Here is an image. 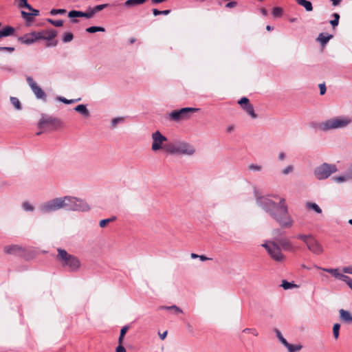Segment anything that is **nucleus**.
I'll return each mask as SVG.
<instances>
[{"instance_id":"obj_1","label":"nucleus","mask_w":352,"mask_h":352,"mask_svg":"<svg viewBox=\"0 0 352 352\" xmlns=\"http://www.w3.org/2000/svg\"><path fill=\"white\" fill-rule=\"evenodd\" d=\"M256 204L272 218H273L280 227L291 228L294 220L288 212L286 201L278 195L256 196Z\"/></svg>"},{"instance_id":"obj_2","label":"nucleus","mask_w":352,"mask_h":352,"mask_svg":"<svg viewBox=\"0 0 352 352\" xmlns=\"http://www.w3.org/2000/svg\"><path fill=\"white\" fill-rule=\"evenodd\" d=\"M164 150L170 154H177L182 155L191 156L195 153V147L185 142L180 140H174L165 144Z\"/></svg>"},{"instance_id":"obj_3","label":"nucleus","mask_w":352,"mask_h":352,"mask_svg":"<svg viewBox=\"0 0 352 352\" xmlns=\"http://www.w3.org/2000/svg\"><path fill=\"white\" fill-rule=\"evenodd\" d=\"M56 259L63 267H67L71 272H77L81 265L79 258L69 254L65 250L58 248Z\"/></svg>"},{"instance_id":"obj_4","label":"nucleus","mask_w":352,"mask_h":352,"mask_svg":"<svg viewBox=\"0 0 352 352\" xmlns=\"http://www.w3.org/2000/svg\"><path fill=\"white\" fill-rule=\"evenodd\" d=\"M64 203V209L72 211H88L90 208L89 205L82 199L72 196L63 197Z\"/></svg>"},{"instance_id":"obj_5","label":"nucleus","mask_w":352,"mask_h":352,"mask_svg":"<svg viewBox=\"0 0 352 352\" xmlns=\"http://www.w3.org/2000/svg\"><path fill=\"white\" fill-rule=\"evenodd\" d=\"M352 122V119L349 116H338L322 122L320 128L323 131H329L335 129L344 128Z\"/></svg>"},{"instance_id":"obj_6","label":"nucleus","mask_w":352,"mask_h":352,"mask_svg":"<svg viewBox=\"0 0 352 352\" xmlns=\"http://www.w3.org/2000/svg\"><path fill=\"white\" fill-rule=\"evenodd\" d=\"M265 248L270 257L276 262H283L285 259V255L282 253L280 247L274 241H267L262 244Z\"/></svg>"},{"instance_id":"obj_7","label":"nucleus","mask_w":352,"mask_h":352,"mask_svg":"<svg viewBox=\"0 0 352 352\" xmlns=\"http://www.w3.org/2000/svg\"><path fill=\"white\" fill-rule=\"evenodd\" d=\"M64 208V203L62 197H57L46 201L40 205L38 209L42 213H50Z\"/></svg>"},{"instance_id":"obj_8","label":"nucleus","mask_w":352,"mask_h":352,"mask_svg":"<svg viewBox=\"0 0 352 352\" xmlns=\"http://www.w3.org/2000/svg\"><path fill=\"white\" fill-rule=\"evenodd\" d=\"M337 170L338 168L335 164L323 163L315 168L314 175L318 179L322 180L328 178L332 173L337 172Z\"/></svg>"},{"instance_id":"obj_9","label":"nucleus","mask_w":352,"mask_h":352,"mask_svg":"<svg viewBox=\"0 0 352 352\" xmlns=\"http://www.w3.org/2000/svg\"><path fill=\"white\" fill-rule=\"evenodd\" d=\"M199 111L197 108L184 107L179 110H174L169 113V118L171 120L179 122L182 120L187 119L190 113H194Z\"/></svg>"},{"instance_id":"obj_10","label":"nucleus","mask_w":352,"mask_h":352,"mask_svg":"<svg viewBox=\"0 0 352 352\" xmlns=\"http://www.w3.org/2000/svg\"><path fill=\"white\" fill-rule=\"evenodd\" d=\"M152 146L151 149L153 151L156 152L160 149H164V143L167 140V138L163 135L159 131L152 133Z\"/></svg>"},{"instance_id":"obj_11","label":"nucleus","mask_w":352,"mask_h":352,"mask_svg":"<svg viewBox=\"0 0 352 352\" xmlns=\"http://www.w3.org/2000/svg\"><path fill=\"white\" fill-rule=\"evenodd\" d=\"M59 120L56 118L43 116L39 121V127L43 129H54L59 125Z\"/></svg>"},{"instance_id":"obj_12","label":"nucleus","mask_w":352,"mask_h":352,"mask_svg":"<svg viewBox=\"0 0 352 352\" xmlns=\"http://www.w3.org/2000/svg\"><path fill=\"white\" fill-rule=\"evenodd\" d=\"M27 82L30 87L31 89L35 94L37 98L38 99H44L46 98V95L43 89L36 84V82L34 80V79L28 76L26 78Z\"/></svg>"},{"instance_id":"obj_13","label":"nucleus","mask_w":352,"mask_h":352,"mask_svg":"<svg viewBox=\"0 0 352 352\" xmlns=\"http://www.w3.org/2000/svg\"><path fill=\"white\" fill-rule=\"evenodd\" d=\"M238 103L241 106L242 109L253 119L257 118L252 104L250 103L248 98L246 97L241 98Z\"/></svg>"},{"instance_id":"obj_14","label":"nucleus","mask_w":352,"mask_h":352,"mask_svg":"<svg viewBox=\"0 0 352 352\" xmlns=\"http://www.w3.org/2000/svg\"><path fill=\"white\" fill-rule=\"evenodd\" d=\"M307 248L314 254L319 255L323 252L322 247L313 236L306 244Z\"/></svg>"},{"instance_id":"obj_15","label":"nucleus","mask_w":352,"mask_h":352,"mask_svg":"<svg viewBox=\"0 0 352 352\" xmlns=\"http://www.w3.org/2000/svg\"><path fill=\"white\" fill-rule=\"evenodd\" d=\"M36 32L38 41L42 39L50 41L54 39L57 35V32L55 30H43Z\"/></svg>"},{"instance_id":"obj_16","label":"nucleus","mask_w":352,"mask_h":352,"mask_svg":"<svg viewBox=\"0 0 352 352\" xmlns=\"http://www.w3.org/2000/svg\"><path fill=\"white\" fill-rule=\"evenodd\" d=\"M19 40L23 44L31 45L38 41L36 32H34L30 34H26L21 37Z\"/></svg>"},{"instance_id":"obj_17","label":"nucleus","mask_w":352,"mask_h":352,"mask_svg":"<svg viewBox=\"0 0 352 352\" xmlns=\"http://www.w3.org/2000/svg\"><path fill=\"white\" fill-rule=\"evenodd\" d=\"M340 320L344 323L352 324V314L349 311L341 309L339 310Z\"/></svg>"},{"instance_id":"obj_18","label":"nucleus","mask_w":352,"mask_h":352,"mask_svg":"<svg viewBox=\"0 0 352 352\" xmlns=\"http://www.w3.org/2000/svg\"><path fill=\"white\" fill-rule=\"evenodd\" d=\"M314 267L316 269L321 270H322L324 272H328V273L331 274L336 279L338 278L339 275L340 274V272L339 269H338V268H324V267H321L320 266H318L316 265H315Z\"/></svg>"},{"instance_id":"obj_19","label":"nucleus","mask_w":352,"mask_h":352,"mask_svg":"<svg viewBox=\"0 0 352 352\" xmlns=\"http://www.w3.org/2000/svg\"><path fill=\"white\" fill-rule=\"evenodd\" d=\"M147 0H126L124 6L126 8H133L144 4Z\"/></svg>"},{"instance_id":"obj_20","label":"nucleus","mask_w":352,"mask_h":352,"mask_svg":"<svg viewBox=\"0 0 352 352\" xmlns=\"http://www.w3.org/2000/svg\"><path fill=\"white\" fill-rule=\"evenodd\" d=\"M278 243L284 250L294 251V246L292 245V243L286 239H280L278 241Z\"/></svg>"},{"instance_id":"obj_21","label":"nucleus","mask_w":352,"mask_h":352,"mask_svg":"<svg viewBox=\"0 0 352 352\" xmlns=\"http://www.w3.org/2000/svg\"><path fill=\"white\" fill-rule=\"evenodd\" d=\"M21 250V248L17 245H6L3 248L4 252L8 254H14Z\"/></svg>"},{"instance_id":"obj_22","label":"nucleus","mask_w":352,"mask_h":352,"mask_svg":"<svg viewBox=\"0 0 352 352\" xmlns=\"http://www.w3.org/2000/svg\"><path fill=\"white\" fill-rule=\"evenodd\" d=\"M333 37L331 34L327 33H320L317 40L321 43V45H326L328 41Z\"/></svg>"},{"instance_id":"obj_23","label":"nucleus","mask_w":352,"mask_h":352,"mask_svg":"<svg viewBox=\"0 0 352 352\" xmlns=\"http://www.w3.org/2000/svg\"><path fill=\"white\" fill-rule=\"evenodd\" d=\"M14 28L11 26H6L0 30L1 37H6L12 35L14 33Z\"/></svg>"},{"instance_id":"obj_24","label":"nucleus","mask_w":352,"mask_h":352,"mask_svg":"<svg viewBox=\"0 0 352 352\" xmlns=\"http://www.w3.org/2000/svg\"><path fill=\"white\" fill-rule=\"evenodd\" d=\"M74 110L77 112L80 113L85 118H88L89 116V112L85 104H78L75 108Z\"/></svg>"},{"instance_id":"obj_25","label":"nucleus","mask_w":352,"mask_h":352,"mask_svg":"<svg viewBox=\"0 0 352 352\" xmlns=\"http://www.w3.org/2000/svg\"><path fill=\"white\" fill-rule=\"evenodd\" d=\"M296 3L304 7L306 11L311 12L313 10V6L311 2L307 0H296Z\"/></svg>"},{"instance_id":"obj_26","label":"nucleus","mask_w":352,"mask_h":352,"mask_svg":"<svg viewBox=\"0 0 352 352\" xmlns=\"http://www.w3.org/2000/svg\"><path fill=\"white\" fill-rule=\"evenodd\" d=\"M281 287L284 289H289L292 288H297L298 286L294 283V282H288L286 280L282 281Z\"/></svg>"},{"instance_id":"obj_27","label":"nucleus","mask_w":352,"mask_h":352,"mask_svg":"<svg viewBox=\"0 0 352 352\" xmlns=\"http://www.w3.org/2000/svg\"><path fill=\"white\" fill-rule=\"evenodd\" d=\"M285 346L289 352H296L302 349L301 345H293L289 343H287Z\"/></svg>"},{"instance_id":"obj_28","label":"nucleus","mask_w":352,"mask_h":352,"mask_svg":"<svg viewBox=\"0 0 352 352\" xmlns=\"http://www.w3.org/2000/svg\"><path fill=\"white\" fill-rule=\"evenodd\" d=\"M272 13L274 18L280 17L283 13V10L280 7H275L272 9Z\"/></svg>"},{"instance_id":"obj_29","label":"nucleus","mask_w":352,"mask_h":352,"mask_svg":"<svg viewBox=\"0 0 352 352\" xmlns=\"http://www.w3.org/2000/svg\"><path fill=\"white\" fill-rule=\"evenodd\" d=\"M307 208L314 210L318 214L322 212L321 208L315 203H307Z\"/></svg>"},{"instance_id":"obj_30","label":"nucleus","mask_w":352,"mask_h":352,"mask_svg":"<svg viewBox=\"0 0 352 352\" xmlns=\"http://www.w3.org/2000/svg\"><path fill=\"white\" fill-rule=\"evenodd\" d=\"M274 332L276 333V336L277 337V338L278 339V340L284 345L285 346L288 342L284 338V337L283 336L281 332L277 329H275L274 330Z\"/></svg>"},{"instance_id":"obj_31","label":"nucleus","mask_w":352,"mask_h":352,"mask_svg":"<svg viewBox=\"0 0 352 352\" xmlns=\"http://www.w3.org/2000/svg\"><path fill=\"white\" fill-rule=\"evenodd\" d=\"M10 102L17 110L21 109V104L17 98L11 97Z\"/></svg>"},{"instance_id":"obj_32","label":"nucleus","mask_w":352,"mask_h":352,"mask_svg":"<svg viewBox=\"0 0 352 352\" xmlns=\"http://www.w3.org/2000/svg\"><path fill=\"white\" fill-rule=\"evenodd\" d=\"M86 31L89 33H95L96 32H104L105 30L102 27L91 26L87 28Z\"/></svg>"},{"instance_id":"obj_33","label":"nucleus","mask_w":352,"mask_h":352,"mask_svg":"<svg viewBox=\"0 0 352 352\" xmlns=\"http://www.w3.org/2000/svg\"><path fill=\"white\" fill-rule=\"evenodd\" d=\"M108 6H109V4H107V3L100 4V5H98L96 6H95L94 8H91V11H93L94 15L96 12L102 10L103 9L107 8Z\"/></svg>"},{"instance_id":"obj_34","label":"nucleus","mask_w":352,"mask_h":352,"mask_svg":"<svg viewBox=\"0 0 352 352\" xmlns=\"http://www.w3.org/2000/svg\"><path fill=\"white\" fill-rule=\"evenodd\" d=\"M57 100L58 101H60V102L65 103V104H72V103H74L76 102L79 101L80 100V98H78V99H75V100H68L64 97L59 96L57 98Z\"/></svg>"},{"instance_id":"obj_35","label":"nucleus","mask_w":352,"mask_h":352,"mask_svg":"<svg viewBox=\"0 0 352 352\" xmlns=\"http://www.w3.org/2000/svg\"><path fill=\"white\" fill-rule=\"evenodd\" d=\"M312 236H313L311 235V234L306 235V234H300L296 236V238L298 239L302 240L305 244H307V242L310 240V239Z\"/></svg>"},{"instance_id":"obj_36","label":"nucleus","mask_w":352,"mask_h":352,"mask_svg":"<svg viewBox=\"0 0 352 352\" xmlns=\"http://www.w3.org/2000/svg\"><path fill=\"white\" fill-rule=\"evenodd\" d=\"M80 17H86L87 19L92 18L94 16L91 8H89L86 12L80 11Z\"/></svg>"},{"instance_id":"obj_37","label":"nucleus","mask_w":352,"mask_h":352,"mask_svg":"<svg viewBox=\"0 0 352 352\" xmlns=\"http://www.w3.org/2000/svg\"><path fill=\"white\" fill-rule=\"evenodd\" d=\"M340 328V324L338 323H336L333 327V334L335 339H338L339 337V331Z\"/></svg>"},{"instance_id":"obj_38","label":"nucleus","mask_w":352,"mask_h":352,"mask_svg":"<svg viewBox=\"0 0 352 352\" xmlns=\"http://www.w3.org/2000/svg\"><path fill=\"white\" fill-rule=\"evenodd\" d=\"M22 207L25 211H33L34 210V207L29 202L25 201L22 204Z\"/></svg>"},{"instance_id":"obj_39","label":"nucleus","mask_w":352,"mask_h":352,"mask_svg":"<svg viewBox=\"0 0 352 352\" xmlns=\"http://www.w3.org/2000/svg\"><path fill=\"white\" fill-rule=\"evenodd\" d=\"M47 21L55 27H61L63 25L62 20H53L52 19H47Z\"/></svg>"},{"instance_id":"obj_40","label":"nucleus","mask_w":352,"mask_h":352,"mask_svg":"<svg viewBox=\"0 0 352 352\" xmlns=\"http://www.w3.org/2000/svg\"><path fill=\"white\" fill-rule=\"evenodd\" d=\"M73 38H74V36H73L72 33H71V32L65 33L63 35V43H69L72 41Z\"/></svg>"},{"instance_id":"obj_41","label":"nucleus","mask_w":352,"mask_h":352,"mask_svg":"<svg viewBox=\"0 0 352 352\" xmlns=\"http://www.w3.org/2000/svg\"><path fill=\"white\" fill-rule=\"evenodd\" d=\"M115 219L116 217L102 219L100 221L99 225L101 228H104L109 223L113 221Z\"/></svg>"},{"instance_id":"obj_42","label":"nucleus","mask_w":352,"mask_h":352,"mask_svg":"<svg viewBox=\"0 0 352 352\" xmlns=\"http://www.w3.org/2000/svg\"><path fill=\"white\" fill-rule=\"evenodd\" d=\"M152 11H153V14L154 16H157L160 14L167 15L170 12V10H165L160 11V10H158L157 9H153Z\"/></svg>"},{"instance_id":"obj_43","label":"nucleus","mask_w":352,"mask_h":352,"mask_svg":"<svg viewBox=\"0 0 352 352\" xmlns=\"http://www.w3.org/2000/svg\"><path fill=\"white\" fill-rule=\"evenodd\" d=\"M333 179L335 182H336L338 183H341V182H344L349 181L347 177L345 175V174L344 175L333 177Z\"/></svg>"},{"instance_id":"obj_44","label":"nucleus","mask_w":352,"mask_h":352,"mask_svg":"<svg viewBox=\"0 0 352 352\" xmlns=\"http://www.w3.org/2000/svg\"><path fill=\"white\" fill-rule=\"evenodd\" d=\"M243 333H251L254 336H258V333L256 329L254 328H245L243 330Z\"/></svg>"},{"instance_id":"obj_45","label":"nucleus","mask_w":352,"mask_h":352,"mask_svg":"<svg viewBox=\"0 0 352 352\" xmlns=\"http://www.w3.org/2000/svg\"><path fill=\"white\" fill-rule=\"evenodd\" d=\"M248 169L253 171H261L262 166L261 165L251 164L248 166Z\"/></svg>"},{"instance_id":"obj_46","label":"nucleus","mask_w":352,"mask_h":352,"mask_svg":"<svg viewBox=\"0 0 352 352\" xmlns=\"http://www.w3.org/2000/svg\"><path fill=\"white\" fill-rule=\"evenodd\" d=\"M21 15L24 19H25L27 21H32V16L31 14V12H26L25 11H21Z\"/></svg>"},{"instance_id":"obj_47","label":"nucleus","mask_w":352,"mask_h":352,"mask_svg":"<svg viewBox=\"0 0 352 352\" xmlns=\"http://www.w3.org/2000/svg\"><path fill=\"white\" fill-rule=\"evenodd\" d=\"M80 11L72 10L69 12L68 16L70 18L80 17Z\"/></svg>"},{"instance_id":"obj_48","label":"nucleus","mask_w":352,"mask_h":352,"mask_svg":"<svg viewBox=\"0 0 352 352\" xmlns=\"http://www.w3.org/2000/svg\"><path fill=\"white\" fill-rule=\"evenodd\" d=\"M164 308L168 310H173L175 311V313H182V310L176 305L164 307Z\"/></svg>"},{"instance_id":"obj_49","label":"nucleus","mask_w":352,"mask_h":352,"mask_svg":"<svg viewBox=\"0 0 352 352\" xmlns=\"http://www.w3.org/2000/svg\"><path fill=\"white\" fill-rule=\"evenodd\" d=\"M66 12V10L65 9H52L50 11V14L52 15H56L58 14H65Z\"/></svg>"},{"instance_id":"obj_50","label":"nucleus","mask_w":352,"mask_h":352,"mask_svg":"<svg viewBox=\"0 0 352 352\" xmlns=\"http://www.w3.org/2000/svg\"><path fill=\"white\" fill-rule=\"evenodd\" d=\"M123 121V118H113L112 120H111V126L113 128H115L117 124Z\"/></svg>"},{"instance_id":"obj_51","label":"nucleus","mask_w":352,"mask_h":352,"mask_svg":"<svg viewBox=\"0 0 352 352\" xmlns=\"http://www.w3.org/2000/svg\"><path fill=\"white\" fill-rule=\"evenodd\" d=\"M293 169V166L289 165L283 170L282 173L283 175H288L289 173L292 172Z\"/></svg>"},{"instance_id":"obj_52","label":"nucleus","mask_w":352,"mask_h":352,"mask_svg":"<svg viewBox=\"0 0 352 352\" xmlns=\"http://www.w3.org/2000/svg\"><path fill=\"white\" fill-rule=\"evenodd\" d=\"M19 8H23L28 3V0H15Z\"/></svg>"},{"instance_id":"obj_53","label":"nucleus","mask_w":352,"mask_h":352,"mask_svg":"<svg viewBox=\"0 0 352 352\" xmlns=\"http://www.w3.org/2000/svg\"><path fill=\"white\" fill-rule=\"evenodd\" d=\"M349 180H352V165L349 168L345 173Z\"/></svg>"},{"instance_id":"obj_54","label":"nucleus","mask_w":352,"mask_h":352,"mask_svg":"<svg viewBox=\"0 0 352 352\" xmlns=\"http://www.w3.org/2000/svg\"><path fill=\"white\" fill-rule=\"evenodd\" d=\"M342 272L346 274H352V266H346L343 267Z\"/></svg>"},{"instance_id":"obj_55","label":"nucleus","mask_w":352,"mask_h":352,"mask_svg":"<svg viewBox=\"0 0 352 352\" xmlns=\"http://www.w3.org/2000/svg\"><path fill=\"white\" fill-rule=\"evenodd\" d=\"M14 48L12 47H0V51H6L8 52H14Z\"/></svg>"},{"instance_id":"obj_56","label":"nucleus","mask_w":352,"mask_h":352,"mask_svg":"<svg viewBox=\"0 0 352 352\" xmlns=\"http://www.w3.org/2000/svg\"><path fill=\"white\" fill-rule=\"evenodd\" d=\"M319 88H320V94L321 95L324 94V93L326 92L325 85L324 84H320L319 85Z\"/></svg>"},{"instance_id":"obj_57","label":"nucleus","mask_w":352,"mask_h":352,"mask_svg":"<svg viewBox=\"0 0 352 352\" xmlns=\"http://www.w3.org/2000/svg\"><path fill=\"white\" fill-rule=\"evenodd\" d=\"M236 4L237 3L236 1H230L226 5V7L228 8H232L236 6Z\"/></svg>"},{"instance_id":"obj_58","label":"nucleus","mask_w":352,"mask_h":352,"mask_svg":"<svg viewBox=\"0 0 352 352\" xmlns=\"http://www.w3.org/2000/svg\"><path fill=\"white\" fill-rule=\"evenodd\" d=\"M116 352H126L124 347L122 344H119L116 350Z\"/></svg>"},{"instance_id":"obj_59","label":"nucleus","mask_w":352,"mask_h":352,"mask_svg":"<svg viewBox=\"0 0 352 352\" xmlns=\"http://www.w3.org/2000/svg\"><path fill=\"white\" fill-rule=\"evenodd\" d=\"M338 279L344 282V280L348 279V276L344 275V274H343L342 273L340 272Z\"/></svg>"},{"instance_id":"obj_60","label":"nucleus","mask_w":352,"mask_h":352,"mask_svg":"<svg viewBox=\"0 0 352 352\" xmlns=\"http://www.w3.org/2000/svg\"><path fill=\"white\" fill-rule=\"evenodd\" d=\"M338 279L344 282V280L348 279V276L344 275V274H343L342 273L340 272Z\"/></svg>"},{"instance_id":"obj_61","label":"nucleus","mask_w":352,"mask_h":352,"mask_svg":"<svg viewBox=\"0 0 352 352\" xmlns=\"http://www.w3.org/2000/svg\"><path fill=\"white\" fill-rule=\"evenodd\" d=\"M346 285L349 287V288L352 290V279L348 276V279L344 280Z\"/></svg>"},{"instance_id":"obj_62","label":"nucleus","mask_w":352,"mask_h":352,"mask_svg":"<svg viewBox=\"0 0 352 352\" xmlns=\"http://www.w3.org/2000/svg\"><path fill=\"white\" fill-rule=\"evenodd\" d=\"M128 330V327H123L122 329H121V331H120V336L121 337H124L125 333H126Z\"/></svg>"},{"instance_id":"obj_63","label":"nucleus","mask_w":352,"mask_h":352,"mask_svg":"<svg viewBox=\"0 0 352 352\" xmlns=\"http://www.w3.org/2000/svg\"><path fill=\"white\" fill-rule=\"evenodd\" d=\"M285 157H286V155L284 152H280L278 153V160H279L283 161V160H285Z\"/></svg>"},{"instance_id":"obj_64","label":"nucleus","mask_w":352,"mask_h":352,"mask_svg":"<svg viewBox=\"0 0 352 352\" xmlns=\"http://www.w3.org/2000/svg\"><path fill=\"white\" fill-rule=\"evenodd\" d=\"M338 23L339 21L336 19H333L330 21V23L333 27L337 26L338 25Z\"/></svg>"}]
</instances>
